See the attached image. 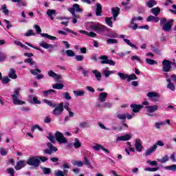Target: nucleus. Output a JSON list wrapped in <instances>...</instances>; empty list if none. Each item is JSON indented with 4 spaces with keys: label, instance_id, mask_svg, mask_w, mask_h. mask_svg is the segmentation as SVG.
<instances>
[{
    "label": "nucleus",
    "instance_id": "bb28decb",
    "mask_svg": "<svg viewBox=\"0 0 176 176\" xmlns=\"http://www.w3.org/2000/svg\"><path fill=\"white\" fill-rule=\"evenodd\" d=\"M13 43L15 46H19V47H22V49H25V50H28V49H30L28 47H27V45L23 44V43H21L20 41L14 40Z\"/></svg>",
    "mask_w": 176,
    "mask_h": 176
},
{
    "label": "nucleus",
    "instance_id": "20e7f679",
    "mask_svg": "<svg viewBox=\"0 0 176 176\" xmlns=\"http://www.w3.org/2000/svg\"><path fill=\"white\" fill-rule=\"evenodd\" d=\"M87 30L88 31H95V32L100 34V32L105 31V26L98 22H88Z\"/></svg>",
    "mask_w": 176,
    "mask_h": 176
},
{
    "label": "nucleus",
    "instance_id": "f3484780",
    "mask_svg": "<svg viewBox=\"0 0 176 176\" xmlns=\"http://www.w3.org/2000/svg\"><path fill=\"white\" fill-rule=\"evenodd\" d=\"M133 138V135L131 134H126L122 136H118L116 139V142H119V141H130V139Z\"/></svg>",
    "mask_w": 176,
    "mask_h": 176
},
{
    "label": "nucleus",
    "instance_id": "5701e85b",
    "mask_svg": "<svg viewBox=\"0 0 176 176\" xmlns=\"http://www.w3.org/2000/svg\"><path fill=\"white\" fill-rule=\"evenodd\" d=\"M157 149V146L156 144H153L148 149H147L145 152V156H151L153 152H155Z\"/></svg>",
    "mask_w": 176,
    "mask_h": 176
},
{
    "label": "nucleus",
    "instance_id": "cd10ccee",
    "mask_svg": "<svg viewBox=\"0 0 176 176\" xmlns=\"http://www.w3.org/2000/svg\"><path fill=\"white\" fill-rule=\"evenodd\" d=\"M8 77L10 79H17V74H16V70L14 69L11 68L8 73Z\"/></svg>",
    "mask_w": 176,
    "mask_h": 176
},
{
    "label": "nucleus",
    "instance_id": "393cba45",
    "mask_svg": "<svg viewBox=\"0 0 176 176\" xmlns=\"http://www.w3.org/2000/svg\"><path fill=\"white\" fill-rule=\"evenodd\" d=\"M79 32L80 34H83L84 35H87V36H90L91 38H96L97 36V34H96L94 32H87L85 30H79Z\"/></svg>",
    "mask_w": 176,
    "mask_h": 176
},
{
    "label": "nucleus",
    "instance_id": "7c9ffc66",
    "mask_svg": "<svg viewBox=\"0 0 176 176\" xmlns=\"http://www.w3.org/2000/svg\"><path fill=\"white\" fill-rule=\"evenodd\" d=\"M47 14L50 20H54V17H53V15L56 14V10L48 9L47 10Z\"/></svg>",
    "mask_w": 176,
    "mask_h": 176
},
{
    "label": "nucleus",
    "instance_id": "6ab92c4d",
    "mask_svg": "<svg viewBox=\"0 0 176 176\" xmlns=\"http://www.w3.org/2000/svg\"><path fill=\"white\" fill-rule=\"evenodd\" d=\"M108 97V93L107 92H101L99 94L98 98V101L99 102H105L107 101V98Z\"/></svg>",
    "mask_w": 176,
    "mask_h": 176
},
{
    "label": "nucleus",
    "instance_id": "c9c22d12",
    "mask_svg": "<svg viewBox=\"0 0 176 176\" xmlns=\"http://www.w3.org/2000/svg\"><path fill=\"white\" fill-rule=\"evenodd\" d=\"M73 145H74L75 149H79V148H80V146H82V143H80V141H79V139L75 138Z\"/></svg>",
    "mask_w": 176,
    "mask_h": 176
},
{
    "label": "nucleus",
    "instance_id": "8fccbe9b",
    "mask_svg": "<svg viewBox=\"0 0 176 176\" xmlns=\"http://www.w3.org/2000/svg\"><path fill=\"white\" fill-rule=\"evenodd\" d=\"M24 63L30 64V65H31V67H33V65H35V61L32 58H30L25 59Z\"/></svg>",
    "mask_w": 176,
    "mask_h": 176
},
{
    "label": "nucleus",
    "instance_id": "79ce46f5",
    "mask_svg": "<svg viewBox=\"0 0 176 176\" xmlns=\"http://www.w3.org/2000/svg\"><path fill=\"white\" fill-rule=\"evenodd\" d=\"M73 94L75 97H82V96H85V91H73Z\"/></svg>",
    "mask_w": 176,
    "mask_h": 176
},
{
    "label": "nucleus",
    "instance_id": "0e129e2a",
    "mask_svg": "<svg viewBox=\"0 0 176 176\" xmlns=\"http://www.w3.org/2000/svg\"><path fill=\"white\" fill-rule=\"evenodd\" d=\"M41 169H42V170H43V174H45V175H49V174H50V172L52 171V170H50V168H49L42 167Z\"/></svg>",
    "mask_w": 176,
    "mask_h": 176
},
{
    "label": "nucleus",
    "instance_id": "49530a36",
    "mask_svg": "<svg viewBox=\"0 0 176 176\" xmlns=\"http://www.w3.org/2000/svg\"><path fill=\"white\" fill-rule=\"evenodd\" d=\"M63 98H65V100H67V101H69V100H72V97H71V95L68 92H63L62 93Z\"/></svg>",
    "mask_w": 176,
    "mask_h": 176
},
{
    "label": "nucleus",
    "instance_id": "e433bc0d",
    "mask_svg": "<svg viewBox=\"0 0 176 176\" xmlns=\"http://www.w3.org/2000/svg\"><path fill=\"white\" fill-rule=\"evenodd\" d=\"M52 87L56 90H63L64 89V85L62 83H56L52 85Z\"/></svg>",
    "mask_w": 176,
    "mask_h": 176
},
{
    "label": "nucleus",
    "instance_id": "c756f323",
    "mask_svg": "<svg viewBox=\"0 0 176 176\" xmlns=\"http://www.w3.org/2000/svg\"><path fill=\"white\" fill-rule=\"evenodd\" d=\"M102 12V7L100 3H96V15L101 16V13Z\"/></svg>",
    "mask_w": 176,
    "mask_h": 176
},
{
    "label": "nucleus",
    "instance_id": "09e8293b",
    "mask_svg": "<svg viewBox=\"0 0 176 176\" xmlns=\"http://www.w3.org/2000/svg\"><path fill=\"white\" fill-rule=\"evenodd\" d=\"M43 102L45 104H47V105H49V107H52V108L56 107V104L53 103L52 101L47 100V99H44L43 100Z\"/></svg>",
    "mask_w": 176,
    "mask_h": 176
},
{
    "label": "nucleus",
    "instance_id": "ddd939ff",
    "mask_svg": "<svg viewBox=\"0 0 176 176\" xmlns=\"http://www.w3.org/2000/svg\"><path fill=\"white\" fill-rule=\"evenodd\" d=\"M100 59L101 60L100 61L101 64H109V65H113V66H115V64H116L115 61H113V60H110L105 55L101 56Z\"/></svg>",
    "mask_w": 176,
    "mask_h": 176
},
{
    "label": "nucleus",
    "instance_id": "b1692460",
    "mask_svg": "<svg viewBox=\"0 0 176 176\" xmlns=\"http://www.w3.org/2000/svg\"><path fill=\"white\" fill-rule=\"evenodd\" d=\"M135 149L137 152H142V144H141V140H136L135 142Z\"/></svg>",
    "mask_w": 176,
    "mask_h": 176
},
{
    "label": "nucleus",
    "instance_id": "4468645a",
    "mask_svg": "<svg viewBox=\"0 0 176 176\" xmlns=\"http://www.w3.org/2000/svg\"><path fill=\"white\" fill-rule=\"evenodd\" d=\"M47 145L49 148L45 150V153H47V155H52L53 152H57V147L53 146L52 143L48 142Z\"/></svg>",
    "mask_w": 176,
    "mask_h": 176
},
{
    "label": "nucleus",
    "instance_id": "680f3d73",
    "mask_svg": "<svg viewBox=\"0 0 176 176\" xmlns=\"http://www.w3.org/2000/svg\"><path fill=\"white\" fill-rule=\"evenodd\" d=\"M36 129H38V130H39V131H43V129H42V127H41L39 125H34V126H32L31 131L32 133H34V131H35V130H36Z\"/></svg>",
    "mask_w": 176,
    "mask_h": 176
},
{
    "label": "nucleus",
    "instance_id": "4be33fe9",
    "mask_svg": "<svg viewBox=\"0 0 176 176\" xmlns=\"http://www.w3.org/2000/svg\"><path fill=\"white\" fill-rule=\"evenodd\" d=\"M119 12H120V8L116 7L111 8V12L113 14V21H116V17L119 16Z\"/></svg>",
    "mask_w": 176,
    "mask_h": 176
},
{
    "label": "nucleus",
    "instance_id": "5fc2aeb1",
    "mask_svg": "<svg viewBox=\"0 0 176 176\" xmlns=\"http://www.w3.org/2000/svg\"><path fill=\"white\" fill-rule=\"evenodd\" d=\"M78 126L81 129H85L87 127H90V125H89V122H82L80 123Z\"/></svg>",
    "mask_w": 176,
    "mask_h": 176
},
{
    "label": "nucleus",
    "instance_id": "338daca9",
    "mask_svg": "<svg viewBox=\"0 0 176 176\" xmlns=\"http://www.w3.org/2000/svg\"><path fill=\"white\" fill-rule=\"evenodd\" d=\"M73 166H78V167H83V162L75 161L73 162Z\"/></svg>",
    "mask_w": 176,
    "mask_h": 176
},
{
    "label": "nucleus",
    "instance_id": "2eb2a0df",
    "mask_svg": "<svg viewBox=\"0 0 176 176\" xmlns=\"http://www.w3.org/2000/svg\"><path fill=\"white\" fill-rule=\"evenodd\" d=\"M162 65V69L164 72H168V71L171 69V62H170L168 60H163Z\"/></svg>",
    "mask_w": 176,
    "mask_h": 176
},
{
    "label": "nucleus",
    "instance_id": "412c9836",
    "mask_svg": "<svg viewBox=\"0 0 176 176\" xmlns=\"http://www.w3.org/2000/svg\"><path fill=\"white\" fill-rule=\"evenodd\" d=\"M91 73L94 75V76H95L96 80H98V82H101V80L102 79V75L101 74V72H100L97 69H94V70H92Z\"/></svg>",
    "mask_w": 176,
    "mask_h": 176
},
{
    "label": "nucleus",
    "instance_id": "0eeeda50",
    "mask_svg": "<svg viewBox=\"0 0 176 176\" xmlns=\"http://www.w3.org/2000/svg\"><path fill=\"white\" fill-rule=\"evenodd\" d=\"M118 76L120 77L121 80H126V79L128 82H131V80H136V79H138V77H137V76L134 74L129 75L124 73L118 72Z\"/></svg>",
    "mask_w": 176,
    "mask_h": 176
},
{
    "label": "nucleus",
    "instance_id": "bf43d9fd",
    "mask_svg": "<svg viewBox=\"0 0 176 176\" xmlns=\"http://www.w3.org/2000/svg\"><path fill=\"white\" fill-rule=\"evenodd\" d=\"M117 118L120 120H126V113H118Z\"/></svg>",
    "mask_w": 176,
    "mask_h": 176
},
{
    "label": "nucleus",
    "instance_id": "c03bdc74",
    "mask_svg": "<svg viewBox=\"0 0 176 176\" xmlns=\"http://www.w3.org/2000/svg\"><path fill=\"white\" fill-rule=\"evenodd\" d=\"M164 170H169V171H176V164L164 166Z\"/></svg>",
    "mask_w": 176,
    "mask_h": 176
},
{
    "label": "nucleus",
    "instance_id": "9b49d317",
    "mask_svg": "<svg viewBox=\"0 0 176 176\" xmlns=\"http://www.w3.org/2000/svg\"><path fill=\"white\" fill-rule=\"evenodd\" d=\"M63 112H64V103L61 102L58 106L56 104L52 113L53 115H55V116H60Z\"/></svg>",
    "mask_w": 176,
    "mask_h": 176
},
{
    "label": "nucleus",
    "instance_id": "f704fd0d",
    "mask_svg": "<svg viewBox=\"0 0 176 176\" xmlns=\"http://www.w3.org/2000/svg\"><path fill=\"white\" fill-rule=\"evenodd\" d=\"M40 46L41 47H43L44 49H52V47H53V45L47 44V43L45 41H42L41 43H40Z\"/></svg>",
    "mask_w": 176,
    "mask_h": 176
},
{
    "label": "nucleus",
    "instance_id": "ea45409f",
    "mask_svg": "<svg viewBox=\"0 0 176 176\" xmlns=\"http://www.w3.org/2000/svg\"><path fill=\"white\" fill-rule=\"evenodd\" d=\"M112 105H113V104H112V102H105L102 103V104H99V107L100 108H112Z\"/></svg>",
    "mask_w": 176,
    "mask_h": 176
},
{
    "label": "nucleus",
    "instance_id": "a878e982",
    "mask_svg": "<svg viewBox=\"0 0 176 176\" xmlns=\"http://www.w3.org/2000/svg\"><path fill=\"white\" fill-rule=\"evenodd\" d=\"M135 20H136L135 16H133L129 25V28H131L132 30H134L138 28V25L134 23Z\"/></svg>",
    "mask_w": 176,
    "mask_h": 176
},
{
    "label": "nucleus",
    "instance_id": "864d4df0",
    "mask_svg": "<svg viewBox=\"0 0 176 176\" xmlns=\"http://www.w3.org/2000/svg\"><path fill=\"white\" fill-rule=\"evenodd\" d=\"M24 36H34L36 34L34 32L33 30H29L26 33H25Z\"/></svg>",
    "mask_w": 176,
    "mask_h": 176
},
{
    "label": "nucleus",
    "instance_id": "f8f14e48",
    "mask_svg": "<svg viewBox=\"0 0 176 176\" xmlns=\"http://www.w3.org/2000/svg\"><path fill=\"white\" fill-rule=\"evenodd\" d=\"M41 72H42L41 69H30V74H32V75H36L35 79L37 80H40V79H43V78H45V76L41 74Z\"/></svg>",
    "mask_w": 176,
    "mask_h": 176
},
{
    "label": "nucleus",
    "instance_id": "aec40b11",
    "mask_svg": "<svg viewBox=\"0 0 176 176\" xmlns=\"http://www.w3.org/2000/svg\"><path fill=\"white\" fill-rule=\"evenodd\" d=\"M131 108L132 109V112L137 113V112H140V111H141V109L144 108V106H142V104H131Z\"/></svg>",
    "mask_w": 176,
    "mask_h": 176
},
{
    "label": "nucleus",
    "instance_id": "e2e57ef3",
    "mask_svg": "<svg viewBox=\"0 0 176 176\" xmlns=\"http://www.w3.org/2000/svg\"><path fill=\"white\" fill-rule=\"evenodd\" d=\"M102 148L103 146L101 145V144H96L95 146H94L92 147V148L94 149V151H100V149L102 150Z\"/></svg>",
    "mask_w": 176,
    "mask_h": 176
},
{
    "label": "nucleus",
    "instance_id": "72a5a7b5",
    "mask_svg": "<svg viewBox=\"0 0 176 176\" xmlns=\"http://www.w3.org/2000/svg\"><path fill=\"white\" fill-rule=\"evenodd\" d=\"M85 166H87L88 168H91L93 170V165H91V163L90 161H89V159H87V157L85 156L84 157V163Z\"/></svg>",
    "mask_w": 176,
    "mask_h": 176
},
{
    "label": "nucleus",
    "instance_id": "423d86ee",
    "mask_svg": "<svg viewBox=\"0 0 176 176\" xmlns=\"http://www.w3.org/2000/svg\"><path fill=\"white\" fill-rule=\"evenodd\" d=\"M20 90H21V88L20 87L15 89L14 94L11 96L13 104L14 105H24V104H25V102L19 99V96H20Z\"/></svg>",
    "mask_w": 176,
    "mask_h": 176
},
{
    "label": "nucleus",
    "instance_id": "2f4dec72",
    "mask_svg": "<svg viewBox=\"0 0 176 176\" xmlns=\"http://www.w3.org/2000/svg\"><path fill=\"white\" fill-rule=\"evenodd\" d=\"M159 20H160V19H159V17L154 16L152 15L148 16L146 19V21H148V22L154 21V23H159Z\"/></svg>",
    "mask_w": 176,
    "mask_h": 176
},
{
    "label": "nucleus",
    "instance_id": "a19ab883",
    "mask_svg": "<svg viewBox=\"0 0 176 176\" xmlns=\"http://www.w3.org/2000/svg\"><path fill=\"white\" fill-rule=\"evenodd\" d=\"M40 35H41V36H43L44 38H47V39H50V41H54V39H57L56 36H50V34L46 33H41L40 34Z\"/></svg>",
    "mask_w": 176,
    "mask_h": 176
},
{
    "label": "nucleus",
    "instance_id": "39448f33",
    "mask_svg": "<svg viewBox=\"0 0 176 176\" xmlns=\"http://www.w3.org/2000/svg\"><path fill=\"white\" fill-rule=\"evenodd\" d=\"M174 24V19H170L167 20L166 18L160 19V25L165 32H170L171 31V28H173V25Z\"/></svg>",
    "mask_w": 176,
    "mask_h": 176
},
{
    "label": "nucleus",
    "instance_id": "69168bd1",
    "mask_svg": "<svg viewBox=\"0 0 176 176\" xmlns=\"http://www.w3.org/2000/svg\"><path fill=\"white\" fill-rule=\"evenodd\" d=\"M157 170H159V167H156V168H144V171H150L151 173H153L155 171H157Z\"/></svg>",
    "mask_w": 176,
    "mask_h": 176
},
{
    "label": "nucleus",
    "instance_id": "6e6d98bb",
    "mask_svg": "<svg viewBox=\"0 0 176 176\" xmlns=\"http://www.w3.org/2000/svg\"><path fill=\"white\" fill-rule=\"evenodd\" d=\"M146 63L148 64V65H153L155 64H157V62L153 59L146 58Z\"/></svg>",
    "mask_w": 176,
    "mask_h": 176
},
{
    "label": "nucleus",
    "instance_id": "1a4fd4ad",
    "mask_svg": "<svg viewBox=\"0 0 176 176\" xmlns=\"http://www.w3.org/2000/svg\"><path fill=\"white\" fill-rule=\"evenodd\" d=\"M27 164H29V166L38 167L39 164H41L40 158L38 156L32 157L28 160Z\"/></svg>",
    "mask_w": 176,
    "mask_h": 176
},
{
    "label": "nucleus",
    "instance_id": "9d476101",
    "mask_svg": "<svg viewBox=\"0 0 176 176\" xmlns=\"http://www.w3.org/2000/svg\"><path fill=\"white\" fill-rule=\"evenodd\" d=\"M146 96L150 101H153V102H159V98H160V95L157 92H148Z\"/></svg>",
    "mask_w": 176,
    "mask_h": 176
},
{
    "label": "nucleus",
    "instance_id": "13d9d810",
    "mask_svg": "<svg viewBox=\"0 0 176 176\" xmlns=\"http://www.w3.org/2000/svg\"><path fill=\"white\" fill-rule=\"evenodd\" d=\"M9 82H10V78L8 76L3 77L1 80V83H3V85H8Z\"/></svg>",
    "mask_w": 176,
    "mask_h": 176
},
{
    "label": "nucleus",
    "instance_id": "6e6552de",
    "mask_svg": "<svg viewBox=\"0 0 176 176\" xmlns=\"http://www.w3.org/2000/svg\"><path fill=\"white\" fill-rule=\"evenodd\" d=\"M145 109L146 111L148 116H156V114L153 113L156 112L157 109H159V106L157 104H154L153 106H146L145 107Z\"/></svg>",
    "mask_w": 176,
    "mask_h": 176
},
{
    "label": "nucleus",
    "instance_id": "c85d7f7f",
    "mask_svg": "<svg viewBox=\"0 0 176 176\" xmlns=\"http://www.w3.org/2000/svg\"><path fill=\"white\" fill-rule=\"evenodd\" d=\"M166 81L168 82L167 89H169L172 91H175V85L171 82V80L170 78H167Z\"/></svg>",
    "mask_w": 176,
    "mask_h": 176
},
{
    "label": "nucleus",
    "instance_id": "774afa93",
    "mask_svg": "<svg viewBox=\"0 0 176 176\" xmlns=\"http://www.w3.org/2000/svg\"><path fill=\"white\" fill-rule=\"evenodd\" d=\"M75 60H76V61H83L85 60V56H83V55H76Z\"/></svg>",
    "mask_w": 176,
    "mask_h": 176
},
{
    "label": "nucleus",
    "instance_id": "473e14b6",
    "mask_svg": "<svg viewBox=\"0 0 176 176\" xmlns=\"http://www.w3.org/2000/svg\"><path fill=\"white\" fill-rule=\"evenodd\" d=\"M108 69H109V68H108V67L103 69V74H104L105 78H109L110 75H112V74H115V71H110Z\"/></svg>",
    "mask_w": 176,
    "mask_h": 176
},
{
    "label": "nucleus",
    "instance_id": "dca6fc26",
    "mask_svg": "<svg viewBox=\"0 0 176 176\" xmlns=\"http://www.w3.org/2000/svg\"><path fill=\"white\" fill-rule=\"evenodd\" d=\"M27 166V162L25 160H20L16 162V164L14 166L15 170L19 171V170H21V168H24V167Z\"/></svg>",
    "mask_w": 176,
    "mask_h": 176
},
{
    "label": "nucleus",
    "instance_id": "a18cd8bd",
    "mask_svg": "<svg viewBox=\"0 0 176 176\" xmlns=\"http://www.w3.org/2000/svg\"><path fill=\"white\" fill-rule=\"evenodd\" d=\"M160 12V8L159 7L154 8L151 10V13L154 14V16H159Z\"/></svg>",
    "mask_w": 176,
    "mask_h": 176
},
{
    "label": "nucleus",
    "instance_id": "f03ea898",
    "mask_svg": "<svg viewBox=\"0 0 176 176\" xmlns=\"http://www.w3.org/2000/svg\"><path fill=\"white\" fill-rule=\"evenodd\" d=\"M47 138H48V140L51 142H56V141L58 142V144H67V142H68V140H67V138H65V137H64V135H63V133H61L58 131H57L55 133V137H54V135H53L52 132H50Z\"/></svg>",
    "mask_w": 176,
    "mask_h": 176
},
{
    "label": "nucleus",
    "instance_id": "f257e3e1",
    "mask_svg": "<svg viewBox=\"0 0 176 176\" xmlns=\"http://www.w3.org/2000/svg\"><path fill=\"white\" fill-rule=\"evenodd\" d=\"M68 10L72 16V23H73V24H76L78 23V20L80 19V16L76 13H82L83 12V9L80 8L79 4L74 3L72 8H69Z\"/></svg>",
    "mask_w": 176,
    "mask_h": 176
},
{
    "label": "nucleus",
    "instance_id": "4d7b16f0",
    "mask_svg": "<svg viewBox=\"0 0 176 176\" xmlns=\"http://www.w3.org/2000/svg\"><path fill=\"white\" fill-rule=\"evenodd\" d=\"M50 93H56V91H54V89H49V90L43 91V94L44 97H47V96H49Z\"/></svg>",
    "mask_w": 176,
    "mask_h": 176
},
{
    "label": "nucleus",
    "instance_id": "37998d69",
    "mask_svg": "<svg viewBox=\"0 0 176 176\" xmlns=\"http://www.w3.org/2000/svg\"><path fill=\"white\" fill-rule=\"evenodd\" d=\"M112 17H107L105 19V22L106 24H107V25H109V27H111V28H112V27H113V23L112 22Z\"/></svg>",
    "mask_w": 176,
    "mask_h": 176
},
{
    "label": "nucleus",
    "instance_id": "58836bf2",
    "mask_svg": "<svg viewBox=\"0 0 176 176\" xmlns=\"http://www.w3.org/2000/svg\"><path fill=\"white\" fill-rule=\"evenodd\" d=\"M170 160V158L168 157V155H166L162 158H158L157 159V162H160V163H166V162H168Z\"/></svg>",
    "mask_w": 176,
    "mask_h": 176
},
{
    "label": "nucleus",
    "instance_id": "a211bd4d",
    "mask_svg": "<svg viewBox=\"0 0 176 176\" xmlns=\"http://www.w3.org/2000/svg\"><path fill=\"white\" fill-rule=\"evenodd\" d=\"M47 74L48 76L53 78L55 80H61V75L56 74L53 70H50Z\"/></svg>",
    "mask_w": 176,
    "mask_h": 176
},
{
    "label": "nucleus",
    "instance_id": "de8ad7c7",
    "mask_svg": "<svg viewBox=\"0 0 176 176\" xmlns=\"http://www.w3.org/2000/svg\"><path fill=\"white\" fill-rule=\"evenodd\" d=\"M1 10H3V13L5 14L6 16L9 14V10H8L6 4H3L1 7Z\"/></svg>",
    "mask_w": 176,
    "mask_h": 176
},
{
    "label": "nucleus",
    "instance_id": "603ef678",
    "mask_svg": "<svg viewBox=\"0 0 176 176\" xmlns=\"http://www.w3.org/2000/svg\"><path fill=\"white\" fill-rule=\"evenodd\" d=\"M66 55L67 57H75V52L72 50H67L65 51Z\"/></svg>",
    "mask_w": 176,
    "mask_h": 176
},
{
    "label": "nucleus",
    "instance_id": "7ed1b4c3",
    "mask_svg": "<svg viewBox=\"0 0 176 176\" xmlns=\"http://www.w3.org/2000/svg\"><path fill=\"white\" fill-rule=\"evenodd\" d=\"M107 36H109V38H120V39H123L124 42L126 45H128V46H130L131 47H132L133 49H135V50H138V47H137L135 44H133L129 39L126 38V35L124 34H120L119 36V34L116 33V32L111 31L108 34Z\"/></svg>",
    "mask_w": 176,
    "mask_h": 176
},
{
    "label": "nucleus",
    "instance_id": "052dcab7",
    "mask_svg": "<svg viewBox=\"0 0 176 176\" xmlns=\"http://www.w3.org/2000/svg\"><path fill=\"white\" fill-rule=\"evenodd\" d=\"M32 100V104H41V101L38 100V98L35 96H29Z\"/></svg>",
    "mask_w": 176,
    "mask_h": 176
},
{
    "label": "nucleus",
    "instance_id": "3c124183",
    "mask_svg": "<svg viewBox=\"0 0 176 176\" xmlns=\"http://www.w3.org/2000/svg\"><path fill=\"white\" fill-rule=\"evenodd\" d=\"M107 45H116L118 43V41L115 38H108L107 40Z\"/></svg>",
    "mask_w": 176,
    "mask_h": 176
},
{
    "label": "nucleus",
    "instance_id": "4c0bfd02",
    "mask_svg": "<svg viewBox=\"0 0 176 176\" xmlns=\"http://www.w3.org/2000/svg\"><path fill=\"white\" fill-rule=\"evenodd\" d=\"M146 5L148 8H153L155 5H157V2L155 0H149L148 1L146 2Z\"/></svg>",
    "mask_w": 176,
    "mask_h": 176
}]
</instances>
